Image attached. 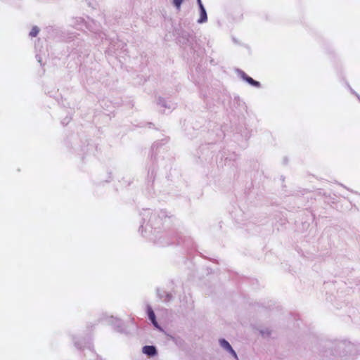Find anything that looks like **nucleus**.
<instances>
[{"label":"nucleus","mask_w":360,"mask_h":360,"mask_svg":"<svg viewBox=\"0 0 360 360\" xmlns=\"http://www.w3.org/2000/svg\"><path fill=\"white\" fill-rule=\"evenodd\" d=\"M219 343H220V345L224 348L226 350L229 351V352L231 353V354L236 358L237 359V354L235 352V351L233 349V348L231 347V346L230 345V344L226 341L224 339H221L219 340Z\"/></svg>","instance_id":"nucleus-1"},{"label":"nucleus","mask_w":360,"mask_h":360,"mask_svg":"<svg viewBox=\"0 0 360 360\" xmlns=\"http://www.w3.org/2000/svg\"><path fill=\"white\" fill-rule=\"evenodd\" d=\"M143 352L148 356H154L157 352L154 346H145Z\"/></svg>","instance_id":"nucleus-2"},{"label":"nucleus","mask_w":360,"mask_h":360,"mask_svg":"<svg viewBox=\"0 0 360 360\" xmlns=\"http://www.w3.org/2000/svg\"><path fill=\"white\" fill-rule=\"evenodd\" d=\"M207 20V13H206L205 9L203 5L200 4V17L199 20H198V22L199 23H202V22H206Z\"/></svg>","instance_id":"nucleus-3"},{"label":"nucleus","mask_w":360,"mask_h":360,"mask_svg":"<svg viewBox=\"0 0 360 360\" xmlns=\"http://www.w3.org/2000/svg\"><path fill=\"white\" fill-rule=\"evenodd\" d=\"M148 318L152 321L153 324L155 327L158 328V322L156 321V319H155V313L153 312V309L149 308L148 311Z\"/></svg>","instance_id":"nucleus-4"},{"label":"nucleus","mask_w":360,"mask_h":360,"mask_svg":"<svg viewBox=\"0 0 360 360\" xmlns=\"http://www.w3.org/2000/svg\"><path fill=\"white\" fill-rule=\"evenodd\" d=\"M243 78L245 81H247L250 84H251L252 86H255L257 87H259L260 86V84L259 82L254 80L252 77H250L246 75H245L243 76Z\"/></svg>","instance_id":"nucleus-5"},{"label":"nucleus","mask_w":360,"mask_h":360,"mask_svg":"<svg viewBox=\"0 0 360 360\" xmlns=\"http://www.w3.org/2000/svg\"><path fill=\"white\" fill-rule=\"evenodd\" d=\"M39 32V28L37 27L34 26L32 28V30L30 32V36L32 37H34L38 34Z\"/></svg>","instance_id":"nucleus-6"},{"label":"nucleus","mask_w":360,"mask_h":360,"mask_svg":"<svg viewBox=\"0 0 360 360\" xmlns=\"http://www.w3.org/2000/svg\"><path fill=\"white\" fill-rule=\"evenodd\" d=\"M183 1L184 0H173V4L177 8V9H179Z\"/></svg>","instance_id":"nucleus-7"},{"label":"nucleus","mask_w":360,"mask_h":360,"mask_svg":"<svg viewBox=\"0 0 360 360\" xmlns=\"http://www.w3.org/2000/svg\"><path fill=\"white\" fill-rule=\"evenodd\" d=\"M198 3L199 4V6L200 7V4H202L201 0H198Z\"/></svg>","instance_id":"nucleus-8"}]
</instances>
